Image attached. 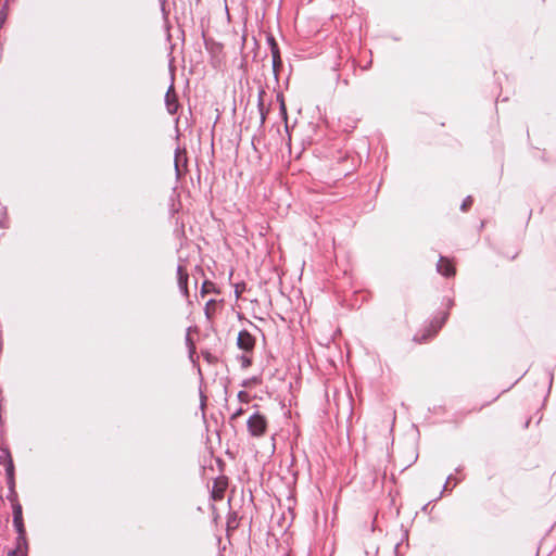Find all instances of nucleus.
<instances>
[{
    "mask_svg": "<svg viewBox=\"0 0 556 556\" xmlns=\"http://www.w3.org/2000/svg\"><path fill=\"white\" fill-rule=\"evenodd\" d=\"M177 275H178L179 289L187 296L188 295V273L181 265H179L177 268Z\"/></svg>",
    "mask_w": 556,
    "mask_h": 556,
    "instance_id": "5",
    "label": "nucleus"
},
{
    "mask_svg": "<svg viewBox=\"0 0 556 556\" xmlns=\"http://www.w3.org/2000/svg\"><path fill=\"white\" fill-rule=\"evenodd\" d=\"M165 104L169 114H175L177 112L178 101L173 87H169L165 94Z\"/></svg>",
    "mask_w": 556,
    "mask_h": 556,
    "instance_id": "4",
    "label": "nucleus"
},
{
    "mask_svg": "<svg viewBox=\"0 0 556 556\" xmlns=\"http://www.w3.org/2000/svg\"><path fill=\"white\" fill-rule=\"evenodd\" d=\"M254 338L247 330L239 332L237 344L241 350L251 351L254 348Z\"/></svg>",
    "mask_w": 556,
    "mask_h": 556,
    "instance_id": "3",
    "label": "nucleus"
},
{
    "mask_svg": "<svg viewBox=\"0 0 556 556\" xmlns=\"http://www.w3.org/2000/svg\"><path fill=\"white\" fill-rule=\"evenodd\" d=\"M268 42L270 45L273 64H274V66H277L280 63V54H279L277 43L275 42L273 37L268 38Z\"/></svg>",
    "mask_w": 556,
    "mask_h": 556,
    "instance_id": "7",
    "label": "nucleus"
},
{
    "mask_svg": "<svg viewBox=\"0 0 556 556\" xmlns=\"http://www.w3.org/2000/svg\"><path fill=\"white\" fill-rule=\"evenodd\" d=\"M471 204H472V199H471V197H467V198L464 200L463 204H462V210H463V211H466V210H467Z\"/></svg>",
    "mask_w": 556,
    "mask_h": 556,
    "instance_id": "11",
    "label": "nucleus"
},
{
    "mask_svg": "<svg viewBox=\"0 0 556 556\" xmlns=\"http://www.w3.org/2000/svg\"><path fill=\"white\" fill-rule=\"evenodd\" d=\"M213 291H215L214 283L211 281H204L202 285V290H201L202 294L210 293Z\"/></svg>",
    "mask_w": 556,
    "mask_h": 556,
    "instance_id": "8",
    "label": "nucleus"
},
{
    "mask_svg": "<svg viewBox=\"0 0 556 556\" xmlns=\"http://www.w3.org/2000/svg\"><path fill=\"white\" fill-rule=\"evenodd\" d=\"M438 271L442 274L443 276H453L455 270L452 264L444 257H441L438 265H437Z\"/></svg>",
    "mask_w": 556,
    "mask_h": 556,
    "instance_id": "6",
    "label": "nucleus"
},
{
    "mask_svg": "<svg viewBox=\"0 0 556 556\" xmlns=\"http://www.w3.org/2000/svg\"><path fill=\"white\" fill-rule=\"evenodd\" d=\"M13 556H22L21 547L18 546L17 551L13 552Z\"/></svg>",
    "mask_w": 556,
    "mask_h": 556,
    "instance_id": "12",
    "label": "nucleus"
},
{
    "mask_svg": "<svg viewBox=\"0 0 556 556\" xmlns=\"http://www.w3.org/2000/svg\"><path fill=\"white\" fill-rule=\"evenodd\" d=\"M5 471H7V475H8L9 479L13 480L14 467H13V463H12L11 458H9V460H8Z\"/></svg>",
    "mask_w": 556,
    "mask_h": 556,
    "instance_id": "9",
    "label": "nucleus"
},
{
    "mask_svg": "<svg viewBox=\"0 0 556 556\" xmlns=\"http://www.w3.org/2000/svg\"><path fill=\"white\" fill-rule=\"evenodd\" d=\"M13 523L14 527L18 533V540L25 541L24 534V523H23V517H22V507L20 504H16L13 506Z\"/></svg>",
    "mask_w": 556,
    "mask_h": 556,
    "instance_id": "2",
    "label": "nucleus"
},
{
    "mask_svg": "<svg viewBox=\"0 0 556 556\" xmlns=\"http://www.w3.org/2000/svg\"><path fill=\"white\" fill-rule=\"evenodd\" d=\"M241 414V409L238 410L236 414H233L232 418H236L237 416H239Z\"/></svg>",
    "mask_w": 556,
    "mask_h": 556,
    "instance_id": "13",
    "label": "nucleus"
},
{
    "mask_svg": "<svg viewBox=\"0 0 556 556\" xmlns=\"http://www.w3.org/2000/svg\"><path fill=\"white\" fill-rule=\"evenodd\" d=\"M216 304V301L214 300H210L207 303H206V306H205V313L206 315L210 317V314H211V309L212 307H214Z\"/></svg>",
    "mask_w": 556,
    "mask_h": 556,
    "instance_id": "10",
    "label": "nucleus"
},
{
    "mask_svg": "<svg viewBox=\"0 0 556 556\" xmlns=\"http://www.w3.org/2000/svg\"><path fill=\"white\" fill-rule=\"evenodd\" d=\"M266 428V419L258 413L253 414L248 420V429L253 437H262L265 433Z\"/></svg>",
    "mask_w": 556,
    "mask_h": 556,
    "instance_id": "1",
    "label": "nucleus"
}]
</instances>
